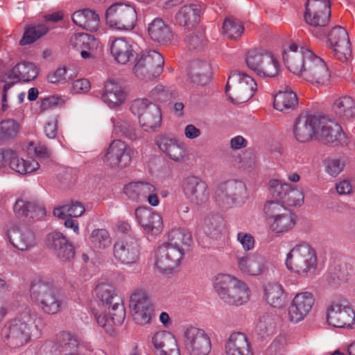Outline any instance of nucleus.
<instances>
[{
  "mask_svg": "<svg viewBox=\"0 0 355 355\" xmlns=\"http://www.w3.org/2000/svg\"><path fill=\"white\" fill-rule=\"evenodd\" d=\"M315 304V297L309 291L296 293L288 307V320L297 324L304 320L311 313Z\"/></svg>",
  "mask_w": 355,
  "mask_h": 355,
  "instance_id": "obj_21",
  "label": "nucleus"
},
{
  "mask_svg": "<svg viewBox=\"0 0 355 355\" xmlns=\"http://www.w3.org/2000/svg\"><path fill=\"white\" fill-rule=\"evenodd\" d=\"M315 139L333 146H345L348 142L341 126L324 116H320V124L317 125Z\"/></svg>",
  "mask_w": 355,
  "mask_h": 355,
  "instance_id": "obj_19",
  "label": "nucleus"
},
{
  "mask_svg": "<svg viewBox=\"0 0 355 355\" xmlns=\"http://www.w3.org/2000/svg\"><path fill=\"white\" fill-rule=\"evenodd\" d=\"M275 325L274 316L268 313H265L261 315L256 324V331L263 338L272 332Z\"/></svg>",
  "mask_w": 355,
  "mask_h": 355,
  "instance_id": "obj_57",
  "label": "nucleus"
},
{
  "mask_svg": "<svg viewBox=\"0 0 355 355\" xmlns=\"http://www.w3.org/2000/svg\"><path fill=\"white\" fill-rule=\"evenodd\" d=\"M239 270L243 275L256 277L263 274L268 268V260L258 253H247L236 256Z\"/></svg>",
  "mask_w": 355,
  "mask_h": 355,
  "instance_id": "obj_29",
  "label": "nucleus"
},
{
  "mask_svg": "<svg viewBox=\"0 0 355 355\" xmlns=\"http://www.w3.org/2000/svg\"><path fill=\"white\" fill-rule=\"evenodd\" d=\"M92 244L99 249H106L112 244V239L108 231L105 229H95L90 234Z\"/></svg>",
  "mask_w": 355,
  "mask_h": 355,
  "instance_id": "obj_55",
  "label": "nucleus"
},
{
  "mask_svg": "<svg viewBox=\"0 0 355 355\" xmlns=\"http://www.w3.org/2000/svg\"><path fill=\"white\" fill-rule=\"evenodd\" d=\"M169 96L168 89L162 85L155 86L150 92V97L155 101H166Z\"/></svg>",
  "mask_w": 355,
  "mask_h": 355,
  "instance_id": "obj_64",
  "label": "nucleus"
},
{
  "mask_svg": "<svg viewBox=\"0 0 355 355\" xmlns=\"http://www.w3.org/2000/svg\"><path fill=\"white\" fill-rule=\"evenodd\" d=\"M84 346L73 334L67 331L60 332L55 343L51 345L46 355H86Z\"/></svg>",
  "mask_w": 355,
  "mask_h": 355,
  "instance_id": "obj_23",
  "label": "nucleus"
},
{
  "mask_svg": "<svg viewBox=\"0 0 355 355\" xmlns=\"http://www.w3.org/2000/svg\"><path fill=\"white\" fill-rule=\"evenodd\" d=\"M101 98L109 108L115 109L125 103L126 92L119 83L109 79L103 84Z\"/></svg>",
  "mask_w": 355,
  "mask_h": 355,
  "instance_id": "obj_34",
  "label": "nucleus"
},
{
  "mask_svg": "<svg viewBox=\"0 0 355 355\" xmlns=\"http://www.w3.org/2000/svg\"><path fill=\"white\" fill-rule=\"evenodd\" d=\"M201 7L200 5L191 3L182 6L175 15L178 24L191 28L194 27L200 21Z\"/></svg>",
  "mask_w": 355,
  "mask_h": 355,
  "instance_id": "obj_42",
  "label": "nucleus"
},
{
  "mask_svg": "<svg viewBox=\"0 0 355 355\" xmlns=\"http://www.w3.org/2000/svg\"><path fill=\"white\" fill-rule=\"evenodd\" d=\"M216 193L218 201L227 207L242 206L249 197L245 184L237 180H229L220 184Z\"/></svg>",
  "mask_w": 355,
  "mask_h": 355,
  "instance_id": "obj_12",
  "label": "nucleus"
},
{
  "mask_svg": "<svg viewBox=\"0 0 355 355\" xmlns=\"http://www.w3.org/2000/svg\"><path fill=\"white\" fill-rule=\"evenodd\" d=\"M269 191L274 198L280 200V202L286 207L301 206L304 203V196L302 190L282 180H270Z\"/></svg>",
  "mask_w": 355,
  "mask_h": 355,
  "instance_id": "obj_17",
  "label": "nucleus"
},
{
  "mask_svg": "<svg viewBox=\"0 0 355 355\" xmlns=\"http://www.w3.org/2000/svg\"><path fill=\"white\" fill-rule=\"evenodd\" d=\"M190 77L191 81L197 85H207L211 77V67L205 62H196L192 64Z\"/></svg>",
  "mask_w": 355,
  "mask_h": 355,
  "instance_id": "obj_47",
  "label": "nucleus"
},
{
  "mask_svg": "<svg viewBox=\"0 0 355 355\" xmlns=\"http://www.w3.org/2000/svg\"><path fill=\"white\" fill-rule=\"evenodd\" d=\"M148 33L154 42L164 44L173 37L171 28L161 18H155L148 26Z\"/></svg>",
  "mask_w": 355,
  "mask_h": 355,
  "instance_id": "obj_43",
  "label": "nucleus"
},
{
  "mask_svg": "<svg viewBox=\"0 0 355 355\" xmlns=\"http://www.w3.org/2000/svg\"><path fill=\"white\" fill-rule=\"evenodd\" d=\"M19 125L13 119H7L0 122V139L15 137L19 132Z\"/></svg>",
  "mask_w": 355,
  "mask_h": 355,
  "instance_id": "obj_58",
  "label": "nucleus"
},
{
  "mask_svg": "<svg viewBox=\"0 0 355 355\" xmlns=\"http://www.w3.org/2000/svg\"><path fill=\"white\" fill-rule=\"evenodd\" d=\"M111 122L113 126V133L123 136L131 141L137 139V136L136 130L130 121L123 117L117 116L116 118L112 117Z\"/></svg>",
  "mask_w": 355,
  "mask_h": 355,
  "instance_id": "obj_48",
  "label": "nucleus"
},
{
  "mask_svg": "<svg viewBox=\"0 0 355 355\" xmlns=\"http://www.w3.org/2000/svg\"><path fill=\"white\" fill-rule=\"evenodd\" d=\"M205 36L202 32H196L187 35L185 44L190 49H196L200 47L204 42Z\"/></svg>",
  "mask_w": 355,
  "mask_h": 355,
  "instance_id": "obj_62",
  "label": "nucleus"
},
{
  "mask_svg": "<svg viewBox=\"0 0 355 355\" xmlns=\"http://www.w3.org/2000/svg\"><path fill=\"white\" fill-rule=\"evenodd\" d=\"M154 185L148 182H132L123 187L125 194L134 201H144L149 192L152 191Z\"/></svg>",
  "mask_w": 355,
  "mask_h": 355,
  "instance_id": "obj_45",
  "label": "nucleus"
},
{
  "mask_svg": "<svg viewBox=\"0 0 355 355\" xmlns=\"http://www.w3.org/2000/svg\"><path fill=\"white\" fill-rule=\"evenodd\" d=\"M191 235L184 230L175 229L168 235L167 241L154 250L153 264L161 273H169L178 268L183 259L185 248L190 245Z\"/></svg>",
  "mask_w": 355,
  "mask_h": 355,
  "instance_id": "obj_1",
  "label": "nucleus"
},
{
  "mask_svg": "<svg viewBox=\"0 0 355 355\" xmlns=\"http://www.w3.org/2000/svg\"><path fill=\"white\" fill-rule=\"evenodd\" d=\"M152 343L159 355H180L174 335L167 331H159L153 338Z\"/></svg>",
  "mask_w": 355,
  "mask_h": 355,
  "instance_id": "obj_38",
  "label": "nucleus"
},
{
  "mask_svg": "<svg viewBox=\"0 0 355 355\" xmlns=\"http://www.w3.org/2000/svg\"><path fill=\"white\" fill-rule=\"evenodd\" d=\"M37 318L29 308H26L8 321L1 329V340L10 349L25 346L31 339L33 331L37 330Z\"/></svg>",
  "mask_w": 355,
  "mask_h": 355,
  "instance_id": "obj_2",
  "label": "nucleus"
},
{
  "mask_svg": "<svg viewBox=\"0 0 355 355\" xmlns=\"http://www.w3.org/2000/svg\"><path fill=\"white\" fill-rule=\"evenodd\" d=\"M308 53L313 51L295 43L290 44L283 53V60L288 69L302 78L307 61L311 58Z\"/></svg>",
  "mask_w": 355,
  "mask_h": 355,
  "instance_id": "obj_25",
  "label": "nucleus"
},
{
  "mask_svg": "<svg viewBox=\"0 0 355 355\" xmlns=\"http://www.w3.org/2000/svg\"><path fill=\"white\" fill-rule=\"evenodd\" d=\"M328 44L332 49L334 56L343 62L352 58V49L347 31L340 26H335L327 35Z\"/></svg>",
  "mask_w": 355,
  "mask_h": 355,
  "instance_id": "obj_20",
  "label": "nucleus"
},
{
  "mask_svg": "<svg viewBox=\"0 0 355 355\" xmlns=\"http://www.w3.org/2000/svg\"><path fill=\"white\" fill-rule=\"evenodd\" d=\"M256 91L257 84L250 76L240 72L230 75L225 93L232 103H245L254 95Z\"/></svg>",
  "mask_w": 355,
  "mask_h": 355,
  "instance_id": "obj_7",
  "label": "nucleus"
},
{
  "mask_svg": "<svg viewBox=\"0 0 355 355\" xmlns=\"http://www.w3.org/2000/svg\"><path fill=\"white\" fill-rule=\"evenodd\" d=\"M31 301L44 313L54 315L61 311L64 300L53 283L45 278L33 280L30 288Z\"/></svg>",
  "mask_w": 355,
  "mask_h": 355,
  "instance_id": "obj_3",
  "label": "nucleus"
},
{
  "mask_svg": "<svg viewBox=\"0 0 355 355\" xmlns=\"http://www.w3.org/2000/svg\"><path fill=\"white\" fill-rule=\"evenodd\" d=\"M311 58L307 61L302 78L313 85H324L330 78V73L324 61L313 52L308 53Z\"/></svg>",
  "mask_w": 355,
  "mask_h": 355,
  "instance_id": "obj_26",
  "label": "nucleus"
},
{
  "mask_svg": "<svg viewBox=\"0 0 355 355\" xmlns=\"http://www.w3.org/2000/svg\"><path fill=\"white\" fill-rule=\"evenodd\" d=\"M236 241L242 246L245 252L252 250L255 246V239L254 236L247 232H239L236 235Z\"/></svg>",
  "mask_w": 355,
  "mask_h": 355,
  "instance_id": "obj_59",
  "label": "nucleus"
},
{
  "mask_svg": "<svg viewBox=\"0 0 355 355\" xmlns=\"http://www.w3.org/2000/svg\"><path fill=\"white\" fill-rule=\"evenodd\" d=\"M273 97L274 107L280 112L293 109L297 105L296 94L286 85L280 86L278 92Z\"/></svg>",
  "mask_w": 355,
  "mask_h": 355,
  "instance_id": "obj_44",
  "label": "nucleus"
},
{
  "mask_svg": "<svg viewBox=\"0 0 355 355\" xmlns=\"http://www.w3.org/2000/svg\"><path fill=\"white\" fill-rule=\"evenodd\" d=\"M71 19L76 26L87 31H96L100 26L99 15L92 9L78 10L73 13Z\"/></svg>",
  "mask_w": 355,
  "mask_h": 355,
  "instance_id": "obj_39",
  "label": "nucleus"
},
{
  "mask_svg": "<svg viewBox=\"0 0 355 355\" xmlns=\"http://www.w3.org/2000/svg\"><path fill=\"white\" fill-rule=\"evenodd\" d=\"M85 211V207L80 202L71 200L70 202L62 206L55 207L53 210V214L60 219H65L67 217H80Z\"/></svg>",
  "mask_w": 355,
  "mask_h": 355,
  "instance_id": "obj_49",
  "label": "nucleus"
},
{
  "mask_svg": "<svg viewBox=\"0 0 355 355\" xmlns=\"http://www.w3.org/2000/svg\"><path fill=\"white\" fill-rule=\"evenodd\" d=\"M332 109L340 119H353L355 117V100L348 96L340 97L335 101Z\"/></svg>",
  "mask_w": 355,
  "mask_h": 355,
  "instance_id": "obj_46",
  "label": "nucleus"
},
{
  "mask_svg": "<svg viewBox=\"0 0 355 355\" xmlns=\"http://www.w3.org/2000/svg\"><path fill=\"white\" fill-rule=\"evenodd\" d=\"M113 256L119 263L132 267L139 257V245L136 239L126 238L116 241L113 246Z\"/></svg>",
  "mask_w": 355,
  "mask_h": 355,
  "instance_id": "obj_28",
  "label": "nucleus"
},
{
  "mask_svg": "<svg viewBox=\"0 0 355 355\" xmlns=\"http://www.w3.org/2000/svg\"><path fill=\"white\" fill-rule=\"evenodd\" d=\"M129 306L132 319L137 324L146 326L151 322L153 306L146 291H135L130 296Z\"/></svg>",
  "mask_w": 355,
  "mask_h": 355,
  "instance_id": "obj_16",
  "label": "nucleus"
},
{
  "mask_svg": "<svg viewBox=\"0 0 355 355\" xmlns=\"http://www.w3.org/2000/svg\"><path fill=\"white\" fill-rule=\"evenodd\" d=\"M105 19L110 28L121 31H128L135 27L137 14L133 6L116 3L107 9Z\"/></svg>",
  "mask_w": 355,
  "mask_h": 355,
  "instance_id": "obj_11",
  "label": "nucleus"
},
{
  "mask_svg": "<svg viewBox=\"0 0 355 355\" xmlns=\"http://www.w3.org/2000/svg\"><path fill=\"white\" fill-rule=\"evenodd\" d=\"M47 80L53 84H62L67 82V69L59 67L55 71L49 73L47 76Z\"/></svg>",
  "mask_w": 355,
  "mask_h": 355,
  "instance_id": "obj_61",
  "label": "nucleus"
},
{
  "mask_svg": "<svg viewBox=\"0 0 355 355\" xmlns=\"http://www.w3.org/2000/svg\"><path fill=\"white\" fill-rule=\"evenodd\" d=\"M130 111L146 132L155 131L162 123V114L157 105L146 98H138L131 103Z\"/></svg>",
  "mask_w": 355,
  "mask_h": 355,
  "instance_id": "obj_10",
  "label": "nucleus"
},
{
  "mask_svg": "<svg viewBox=\"0 0 355 355\" xmlns=\"http://www.w3.org/2000/svg\"><path fill=\"white\" fill-rule=\"evenodd\" d=\"M137 222L145 234L157 236L163 229L162 216L156 211L147 207H139L135 210Z\"/></svg>",
  "mask_w": 355,
  "mask_h": 355,
  "instance_id": "obj_32",
  "label": "nucleus"
},
{
  "mask_svg": "<svg viewBox=\"0 0 355 355\" xmlns=\"http://www.w3.org/2000/svg\"><path fill=\"white\" fill-rule=\"evenodd\" d=\"M7 237L14 248L21 251L28 250L36 244L34 232L25 225H11L7 230Z\"/></svg>",
  "mask_w": 355,
  "mask_h": 355,
  "instance_id": "obj_30",
  "label": "nucleus"
},
{
  "mask_svg": "<svg viewBox=\"0 0 355 355\" xmlns=\"http://www.w3.org/2000/svg\"><path fill=\"white\" fill-rule=\"evenodd\" d=\"M134 153L131 146L120 139H115L106 149L103 160L106 166L121 170L130 164Z\"/></svg>",
  "mask_w": 355,
  "mask_h": 355,
  "instance_id": "obj_15",
  "label": "nucleus"
},
{
  "mask_svg": "<svg viewBox=\"0 0 355 355\" xmlns=\"http://www.w3.org/2000/svg\"><path fill=\"white\" fill-rule=\"evenodd\" d=\"M156 144L159 150L175 162H182L187 156L184 145L175 138L160 136Z\"/></svg>",
  "mask_w": 355,
  "mask_h": 355,
  "instance_id": "obj_36",
  "label": "nucleus"
},
{
  "mask_svg": "<svg viewBox=\"0 0 355 355\" xmlns=\"http://www.w3.org/2000/svg\"><path fill=\"white\" fill-rule=\"evenodd\" d=\"M70 45L80 51L83 49H94L97 46V41L94 36L87 33L73 34L69 40Z\"/></svg>",
  "mask_w": 355,
  "mask_h": 355,
  "instance_id": "obj_52",
  "label": "nucleus"
},
{
  "mask_svg": "<svg viewBox=\"0 0 355 355\" xmlns=\"http://www.w3.org/2000/svg\"><path fill=\"white\" fill-rule=\"evenodd\" d=\"M110 50L114 60L119 64L128 63L135 55L134 42L125 37L115 38L110 44Z\"/></svg>",
  "mask_w": 355,
  "mask_h": 355,
  "instance_id": "obj_37",
  "label": "nucleus"
},
{
  "mask_svg": "<svg viewBox=\"0 0 355 355\" xmlns=\"http://www.w3.org/2000/svg\"><path fill=\"white\" fill-rule=\"evenodd\" d=\"M31 207L28 208V218L38 220L45 216L46 212L44 205L35 201H30Z\"/></svg>",
  "mask_w": 355,
  "mask_h": 355,
  "instance_id": "obj_63",
  "label": "nucleus"
},
{
  "mask_svg": "<svg viewBox=\"0 0 355 355\" xmlns=\"http://www.w3.org/2000/svg\"><path fill=\"white\" fill-rule=\"evenodd\" d=\"M108 315L106 313H95V318L99 326L103 327L106 331L112 332L113 327L121 325L125 317V311L123 310V315L120 321L116 320V311H112V309H107Z\"/></svg>",
  "mask_w": 355,
  "mask_h": 355,
  "instance_id": "obj_51",
  "label": "nucleus"
},
{
  "mask_svg": "<svg viewBox=\"0 0 355 355\" xmlns=\"http://www.w3.org/2000/svg\"><path fill=\"white\" fill-rule=\"evenodd\" d=\"M48 28L44 24L32 26L26 29L19 44L22 46L31 44L45 35Z\"/></svg>",
  "mask_w": 355,
  "mask_h": 355,
  "instance_id": "obj_54",
  "label": "nucleus"
},
{
  "mask_svg": "<svg viewBox=\"0 0 355 355\" xmlns=\"http://www.w3.org/2000/svg\"><path fill=\"white\" fill-rule=\"evenodd\" d=\"M245 63L250 69L261 77L273 78L280 71V65L275 56L262 49L248 51Z\"/></svg>",
  "mask_w": 355,
  "mask_h": 355,
  "instance_id": "obj_9",
  "label": "nucleus"
},
{
  "mask_svg": "<svg viewBox=\"0 0 355 355\" xmlns=\"http://www.w3.org/2000/svg\"><path fill=\"white\" fill-rule=\"evenodd\" d=\"M331 4L329 0H307L304 17L312 26H324L330 19Z\"/></svg>",
  "mask_w": 355,
  "mask_h": 355,
  "instance_id": "obj_24",
  "label": "nucleus"
},
{
  "mask_svg": "<svg viewBox=\"0 0 355 355\" xmlns=\"http://www.w3.org/2000/svg\"><path fill=\"white\" fill-rule=\"evenodd\" d=\"M164 59L162 55L154 50L144 53L137 59L133 71L141 82L148 83L158 78L163 71Z\"/></svg>",
  "mask_w": 355,
  "mask_h": 355,
  "instance_id": "obj_8",
  "label": "nucleus"
},
{
  "mask_svg": "<svg viewBox=\"0 0 355 355\" xmlns=\"http://www.w3.org/2000/svg\"><path fill=\"white\" fill-rule=\"evenodd\" d=\"M315 139L333 146H345L348 142L341 126L324 116H320V124L317 125Z\"/></svg>",
  "mask_w": 355,
  "mask_h": 355,
  "instance_id": "obj_18",
  "label": "nucleus"
},
{
  "mask_svg": "<svg viewBox=\"0 0 355 355\" xmlns=\"http://www.w3.org/2000/svg\"><path fill=\"white\" fill-rule=\"evenodd\" d=\"M68 100L65 96L53 95L42 99L40 105L42 110H46L52 107L64 104Z\"/></svg>",
  "mask_w": 355,
  "mask_h": 355,
  "instance_id": "obj_60",
  "label": "nucleus"
},
{
  "mask_svg": "<svg viewBox=\"0 0 355 355\" xmlns=\"http://www.w3.org/2000/svg\"><path fill=\"white\" fill-rule=\"evenodd\" d=\"M244 31L243 26L237 20L227 18L223 24V35L231 40L239 39Z\"/></svg>",
  "mask_w": 355,
  "mask_h": 355,
  "instance_id": "obj_53",
  "label": "nucleus"
},
{
  "mask_svg": "<svg viewBox=\"0 0 355 355\" xmlns=\"http://www.w3.org/2000/svg\"><path fill=\"white\" fill-rule=\"evenodd\" d=\"M96 295L106 309L116 311V320L120 321L125 307L121 297L114 293V288L107 284H100L96 288Z\"/></svg>",
  "mask_w": 355,
  "mask_h": 355,
  "instance_id": "obj_33",
  "label": "nucleus"
},
{
  "mask_svg": "<svg viewBox=\"0 0 355 355\" xmlns=\"http://www.w3.org/2000/svg\"><path fill=\"white\" fill-rule=\"evenodd\" d=\"M320 124V116L301 115L294 122L293 132L295 139L301 143L310 141L315 138L317 125Z\"/></svg>",
  "mask_w": 355,
  "mask_h": 355,
  "instance_id": "obj_31",
  "label": "nucleus"
},
{
  "mask_svg": "<svg viewBox=\"0 0 355 355\" xmlns=\"http://www.w3.org/2000/svg\"><path fill=\"white\" fill-rule=\"evenodd\" d=\"M183 343L189 355H209L212 348L209 334L205 329L194 326L184 330Z\"/></svg>",
  "mask_w": 355,
  "mask_h": 355,
  "instance_id": "obj_14",
  "label": "nucleus"
},
{
  "mask_svg": "<svg viewBox=\"0 0 355 355\" xmlns=\"http://www.w3.org/2000/svg\"><path fill=\"white\" fill-rule=\"evenodd\" d=\"M263 299L269 306L281 309L286 303V292L280 284L268 283L263 286Z\"/></svg>",
  "mask_w": 355,
  "mask_h": 355,
  "instance_id": "obj_41",
  "label": "nucleus"
},
{
  "mask_svg": "<svg viewBox=\"0 0 355 355\" xmlns=\"http://www.w3.org/2000/svg\"><path fill=\"white\" fill-rule=\"evenodd\" d=\"M46 245L54 251L56 256L60 260L67 261L74 257L75 250L73 246L60 232H55L48 234Z\"/></svg>",
  "mask_w": 355,
  "mask_h": 355,
  "instance_id": "obj_35",
  "label": "nucleus"
},
{
  "mask_svg": "<svg viewBox=\"0 0 355 355\" xmlns=\"http://www.w3.org/2000/svg\"><path fill=\"white\" fill-rule=\"evenodd\" d=\"M263 214L269 230L275 234L287 233L295 225V214L277 200L264 204Z\"/></svg>",
  "mask_w": 355,
  "mask_h": 355,
  "instance_id": "obj_6",
  "label": "nucleus"
},
{
  "mask_svg": "<svg viewBox=\"0 0 355 355\" xmlns=\"http://www.w3.org/2000/svg\"><path fill=\"white\" fill-rule=\"evenodd\" d=\"M11 73L19 81L29 82L37 77L38 72L33 63L22 62L12 69Z\"/></svg>",
  "mask_w": 355,
  "mask_h": 355,
  "instance_id": "obj_50",
  "label": "nucleus"
},
{
  "mask_svg": "<svg viewBox=\"0 0 355 355\" xmlns=\"http://www.w3.org/2000/svg\"><path fill=\"white\" fill-rule=\"evenodd\" d=\"M327 321L334 327L355 329V311L347 300H334L327 309Z\"/></svg>",
  "mask_w": 355,
  "mask_h": 355,
  "instance_id": "obj_13",
  "label": "nucleus"
},
{
  "mask_svg": "<svg viewBox=\"0 0 355 355\" xmlns=\"http://www.w3.org/2000/svg\"><path fill=\"white\" fill-rule=\"evenodd\" d=\"M182 191L186 198L198 206L205 205L209 198L210 193L207 183L200 177L189 175L182 182Z\"/></svg>",
  "mask_w": 355,
  "mask_h": 355,
  "instance_id": "obj_22",
  "label": "nucleus"
},
{
  "mask_svg": "<svg viewBox=\"0 0 355 355\" xmlns=\"http://www.w3.org/2000/svg\"><path fill=\"white\" fill-rule=\"evenodd\" d=\"M345 157L342 155H336L329 157L325 161V171L332 177L338 176L345 168Z\"/></svg>",
  "mask_w": 355,
  "mask_h": 355,
  "instance_id": "obj_56",
  "label": "nucleus"
},
{
  "mask_svg": "<svg viewBox=\"0 0 355 355\" xmlns=\"http://www.w3.org/2000/svg\"><path fill=\"white\" fill-rule=\"evenodd\" d=\"M226 355H250V343L245 334L240 331L232 333L225 343Z\"/></svg>",
  "mask_w": 355,
  "mask_h": 355,
  "instance_id": "obj_40",
  "label": "nucleus"
},
{
  "mask_svg": "<svg viewBox=\"0 0 355 355\" xmlns=\"http://www.w3.org/2000/svg\"><path fill=\"white\" fill-rule=\"evenodd\" d=\"M218 295L225 304L241 306L250 300V290L243 280L227 274H218L214 280Z\"/></svg>",
  "mask_w": 355,
  "mask_h": 355,
  "instance_id": "obj_4",
  "label": "nucleus"
},
{
  "mask_svg": "<svg viewBox=\"0 0 355 355\" xmlns=\"http://www.w3.org/2000/svg\"><path fill=\"white\" fill-rule=\"evenodd\" d=\"M7 166L20 175L33 173L40 167L39 163L34 159L25 160L10 149H0V170Z\"/></svg>",
  "mask_w": 355,
  "mask_h": 355,
  "instance_id": "obj_27",
  "label": "nucleus"
},
{
  "mask_svg": "<svg viewBox=\"0 0 355 355\" xmlns=\"http://www.w3.org/2000/svg\"><path fill=\"white\" fill-rule=\"evenodd\" d=\"M286 268L302 277H312L316 275L318 257L315 250L308 243L295 245L287 253Z\"/></svg>",
  "mask_w": 355,
  "mask_h": 355,
  "instance_id": "obj_5",
  "label": "nucleus"
}]
</instances>
